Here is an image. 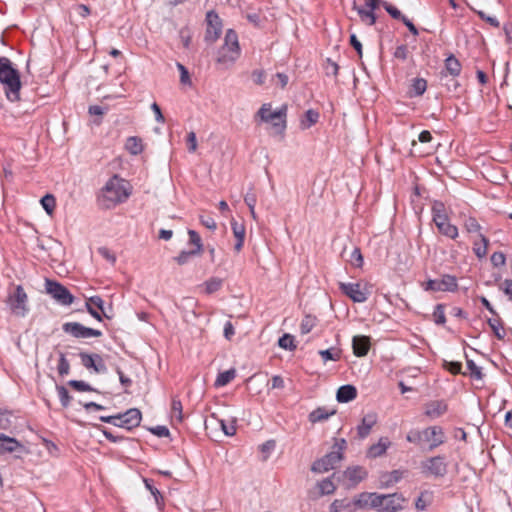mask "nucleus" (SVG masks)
Listing matches in <instances>:
<instances>
[{"mask_svg":"<svg viewBox=\"0 0 512 512\" xmlns=\"http://www.w3.org/2000/svg\"><path fill=\"white\" fill-rule=\"evenodd\" d=\"M141 418V412L136 408H131L122 414L113 416H101L100 420L117 427L131 430L140 425Z\"/></svg>","mask_w":512,"mask_h":512,"instance_id":"nucleus-6","label":"nucleus"},{"mask_svg":"<svg viewBox=\"0 0 512 512\" xmlns=\"http://www.w3.org/2000/svg\"><path fill=\"white\" fill-rule=\"evenodd\" d=\"M491 263L494 267H500V266H504L505 263H506V257L504 255V253L498 251V252H494L492 255H491Z\"/></svg>","mask_w":512,"mask_h":512,"instance_id":"nucleus-55","label":"nucleus"},{"mask_svg":"<svg viewBox=\"0 0 512 512\" xmlns=\"http://www.w3.org/2000/svg\"><path fill=\"white\" fill-rule=\"evenodd\" d=\"M198 254L196 252H194L193 250H190V251H181L180 254L175 257V261L179 264V265H184L186 264L190 257H193V256H197Z\"/></svg>","mask_w":512,"mask_h":512,"instance_id":"nucleus-54","label":"nucleus"},{"mask_svg":"<svg viewBox=\"0 0 512 512\" xmlns=\"http://www.w3.org/2000/svg\"><path fill=\"white\" fill-rule=\"evenodd\" d=\"M325 70L327 75L337 76L339 71V66L336 62L332 61L330 58L326 60Z\"/></svg>","mask_w":512,"mask_h":512,"instance_id":"nucleus-63","label":"nucleus"},{"mask_svg":"<svg viewBox=\"0 0 512 512\" xmlns=\"http://www.w3.org/2000/svg\"><path fill=\"white\" fill-rule=\"evenodd\" d=\"M350 263L355 267H361L363 265V256L359 248H355L350 256Z\"/></svg>","mask_w":512,"mask_h":512,"instance_id":"nucleus-56","label":"nucleus"},{"mask_svg":"<svg viewBox=\"0 0 512 512\" xmlns=\"http://www.w3.org/2000/svg\"><path fill=\"white\" fill-rule=\"evenodd\" d=\"M220 423L221 429L227 436H233L236 433V426H235V420L232 421L231 424H226L224 420L217 419Z\"/></svg>","mask_w":512,"mask_h":512,"instance_id":"nucleus-57","label":"nucleus"},{"mask_svg":"<svg viewBox=\"0 0 512 512\" xmlns=\"http://www.w3.org/2000/svg\"><path fill=\"white\" fill-rule=\"evenodd\" d=\"M467 368L470 371V375L476 379H481L482 372L480 367H478L473 360L467 359Z\"/></svg>","mask_w":512,"mask_h":512,"instance_id":"nucleus-59","label":"nucleus"},{"mask_svg":"<svg viewBox=\"0 0 512 512\" xmlns=\"http://www.w3.org/2000/svg\"><path fill=\"white\" fill-rule=\"evenodd\" d=\"M189 243L194 245V252L201 255L203 252V244L200 235L194 230H188Z\"/></svg>","mask_w":512,"mask_h":512,"instance_id":"nucleus-36","label":"nucleus"},{"mask_svg":"<svg viewBox=\"0 0 512 512\" xmlns=\"http://www.w3.org/2000/svg\"><path fill=\"white\" fill-rule=\"evenodd\" d=\"M272 81L283 89L288 84L289 77L285 73H276L275 76L272 78Z\"/></svg>","mask_w":512,"mask_h":512,"instance_id":"nucleus-62","label":"nucleus"},{"mask_svg":"<svg viewBox=\"0 0 512 512\" xmlns=\"http://www.w3.org/2000/svg\"><path fill=\"white\" fill-rule=\"evenodd\" d=\"M385 478L386 479L384 480V482L386 485L397 483L402 478V472H400L399 470H394L387 474Z\"/></svg>","mask_w":512,"mask_h":512,"instance_id":"nucleus-61","label":"nucleus"},{"mask_svg":"<svg viewBox=\"0 0 512 512\" xmlns=\"http://www.w3.org/2000/svg\"><path fill=\"white\" fill-rule=\"evenodd\" d=\"M370 338L364 335H357L353 337L352 348L353 353L357 357H364L368 354L370 349Z\"/></svg>","mask_w":512,"mask_h":512,"instance_id":"nucleus-21","label":"nucleus"},{"mask_svg":"<svg viewBox=\"0 0 512 512\" xmlns=\"http://www.w3.org/2000/svg\"><path fill=\"white\" fill-rule=\"evenodd\" d=\"M86 308L89 314L98 321L102 320V316L108 319L111 318L109 314H106V310L104 308V301L100 296L90 297L86 301Z\"/></svg>","mask_w":512,"mask_h":512,"instance_id":"nucleus-18","label":"nucleus"},{"mask_svg":"<svg viewBox=\"0 0 512 512\" xmlns=\"http://www.w3.org/2000/svg\"><path fill=\"white\" fill-rule=\"evenodd\" d=\"M367 471L361 466L349 467L343 474V481L347 488L355 487L359 482L365 479Z\"/></svg>","mask_w":512,"mask_h":512,"instance_id":"nucleus-17","label":"nucleus"},{"mask_svg":"<svg viewBox=\"0 0 512 512\" xmlns=\"http://www.w3.org/2000/svg\"><path fill=\"white\" fill-rule=\"evenodd\" d=\"M464 227L469 233L479 232L481 229L480 224L473 217H469L465 220Z\"/></svg>","mask_w":512,"mask_h":512,"instance_id":"nucleus-53","label":"nucleus"},{"mask_svg":"<svg viewBox=\"0 0 512 512\" xmlns=\"http://www.w3.org/2000/svg\"><path fill=\"white\" fill-rule=\"evenodd\" d=\"M57 392L63 407H68L72 397L64 386H57Z\"/></svg>","mask_w":512,"mask_h":512,"instance_id":"nucleus-50","label":"nucleus"},{"mask_svg":"<svg viewBox=\"0 0 512 512\" xmlns=\"http://www.w3.org/2000/svg\"><path fill=\"white\" fill-rule=\"evenodd\" d=\"M404 498L399 494H383V512H396L403 507Z\"/></svg>","mask_w":512,"mask_h":512,"instance_id":"nucleus-20","label":"nucleus"},{"mask_svg":"<svg viewBox=\"0 0 512 512\" xmlns=\"http://www.w3.org/2000/svg\"><path fill=\"white\" fill-rule=\"evenodd\" d=\"M206 33H205V41L213 43L215 42L221 35L222 32V21L217 13L214 11H209L206 14Z\"/></svg>","mask_w":512,"mask_h":512,"instance_id":"nucleus-12","label":"nucleus"},{"mask_svg":"<svg viewBox=\"0 0 512 512\" xmlns=\"http://www.w3.org/2000/svg\"><path fill=\"white\" fill-rule=\"evenodd\" d=\"M426 291H449L454 292L458 288L457 279L455 276L446 274L441 279H431L423 285Z\"/></svg>","mask_w":512,"mask_h":512,"instance_id":"nucleus-10","label":"nucleus"},{"mask_svg":"<svg viewBox=\"0 0 512 512\" xmlns=\"http://www.w3.org/2000/svg\"><path fill=\"white\" fill-rule=\"evenodd\" d=\"M287 106H282L279 110L272 112L271 104L265 103L261 106L257 115L263 122L272 123L275 134L283 135L286 129Z\"/></svg>","mask_w":512,"mask_h":512,"instance_id":"nucleus-5","label":"nucleus"},{"mask_svg":"<svg viewBox=\"0 0 512 512\" xmlns=\"http://www.w3.org/2000/svg\"><path fill=\"white\" fill-rule=\"evenodd\" d=\"M390 445H391V442L389 441V439L386 437H382L379 439L378 443L370 446V448L368 449V452H367V456L369 458L380 457L386 453V451Z\"/></svg>","mask_w":512,"mask_h":512,"instance_id":"nucleus-26","label":"nucleus"},{"mask_svg":"<svg viewBox=\"0 0 512 512\" xmlns=\"http://www.w3.org/2000/svg\"><path fill=\"white\" fill-rule=\"evenodd\" d=\"M339 288L343 294L349 297L352 301L363 303L368 299L370 290L367 285L361 283H339Z\"/></svg>","mask_w":512,"mask_h":512,"instance_id":"nucleus-8","label":"nucleus"},{"mask_svg":"<svg viewBox=\"0 0 512 512\" xmlns=\"http://www.w3.org/2000/svg\"><path fill=\"white\" fill-rule=\"evenodd\" d=\"M423 409L429 419L435 420L447 412L448 405L444 400H432L425 403Z\"/></svg>","mask_w":512,"mask_h":512,"instance_id":"nucleus-19","label":"nucleus"},{"mask_svg":"<svg viewBox=\"0 0 512 512\" xmlns=\"http://www.w3.org/2000/svg\"><path fill=\"white\" fill-rule=\"evenodd\" d=\"M171 411H172V417L176 418L178 421H182L183 415H182V403L181 401L174 397L172 399L171 403Z\"/></svg>","mask_w":512,"mask_h":512,"instance_id":"nucleus-47","label":"nucleus"},{"mask_svg":"<svg viewBox=\"0 0 512 512\" xmlns=\"http://www.w3.org/2000/svg\"><path fill=\"white\" fill-rule=\"evenodd\" d=\"M382 6L389 13V15L394 19L402 21V18L405 17L396 7L389 4L388 2H382Z\"/></svg>","mask_w":512,"mask_h":512,"instance_id":"nucleus-52","label":"nucleus"},{"mask_svg":"<svg viewBox=\"0 0 512 512\" xmlns=\"http://www.w3.org/2000/svg\"><path fill=\"white\" fill-rule=\"evenodd\" d=\"M488 324L498 339L504 338L505 333L504 332L501 333V331L503 330V326H502V322L499 318L489 319Z\"/></svg>","mask_w":512,"mask_h":512,"instance_id":"nucleus-44","label":"nucleus"},{"mask_svg":"<svg viewBox=\"0 0 512 512\" xmlns=\"http://www.w3.org/2000/svg\"><path fill=\"white\" fill-rule=\"evenodd\" d=\"M439 232L446 237L451 239H455L458 236V228L455 225H452L449 220L444 222H440L436 225Z\"/></svg>","mask_w":512,"mask_h":512,"instance_id":"nucleus-32","label":"nucleus"},{"mask_svg":"<svg viewBox=\"0 0 512 512\" xmlns=\"http://www.w3.org/2000/svg\"><path fill=\"white\" fill-rule=\"evenodd\" d=\"M129 195L130 193L127 191L126 182L117 176H113L102 188L98 196V203L104 209H111L125 202Z\"/></svg>","mask_w":512,"mask_h":512,"instance_id":"nucleus-1","label":"nucleus"},{"mask_svg":"<svg viewBox=\"0 0 512 512\" xmlns=\"http://www.w3.org/2000/svg\"><path fill=\"white\" fill-rule=\"evenodd\" d=\"M445 68L452 76H457L461 72V64L458 61V59L453 55H450L445 60Z\"/></svg>","mask_w":512,"mask_h":512,"instance_id":"nucleus-35","label":"nucleus"},{"mask_svg":"<svg viewBox=\"0 0 512 512\" xmlns=\"http://www.w3.org/2000/svg\"><path fill=\"white\" fill-rule=\"evenodd\" d=\"M79 357L81 359V364L86 369H93L96 373H105L107 371L103 358L99 354L80 352Z\"/></svg>","mask_w":512,"mask_h":512,"instance_id":"nucleus-15","label":"nucleus"},{"mask_svg":"<svg viewBox=\"0 0 512 512\" xmlns=\"http://www.w3.org/2000/svg\"><path fill=\"white\" fill-rule=\"evenodd\" d=\"M142 139L136 136L128 137L125 143V149L132 155H138L143 151Z\"/></svg>","mask_w":512,"mask_h":512,"instance_id":"nucleus-30","label":"nucleus"},{"mask_svg":"<svg viewBox=\"0 0 512 512\" xmlns=\"http://www.w3.org/2000/svg\"><path fill=\"white\" fill-rule=\"evenodd\" d=\"M57 370L61 376L68 375L70 372V364H69L68 360L66 359L64 353H60Z\"/></svg>","mask_w":512,"mask_h":512,"instance_id":"nucleus-48","label":"nucleus"},{"mask_svg":"<svg viewBox=\"0 0 512 512\" xmlns=\"http://www.w3.org/2000/svg\"><path fill=\"white\" fill-rule=\"evenodd\" d=\"M377 423V414L370 412L366 414L361 423L357 427V432L360 438H365L370 434L371 429Z\"/></svg>","mask_w":512,"mask_h":512,"instance_id":"nucleus-23","label":"nucleus"},{"mask_svg":"<svg viewBox=\"0 0 512 512\" xmlns=\"http://www.w3.org/2000/svg\"><path fill=\"white\" fill-rule=\"evenodd\" d=\"M352 504L346 499H336L330 505L331 512H340L343 510L352 511Z\"/></svg>","mask_w":512,"mask_h":512,"instance_id":"nucleus-39","label":"nucleus"},{"mask_svg":"<svg viewBox=\"0 0 512 512\" xmlns=\"http://www.w3.org/2000/svg\"><path fill=\"white\" fill-rule=\"evenodd\" d=\"M236 377V370L231 368L218 374L215 380L216 387H223L229 384Z\"/></svg>","mask_w":512,"mask_h":512,"instance_id":"nucleus-33","label":"nucleus"},{"mask_svg":"<svg viewBox=\"0 0 512 512\" xmlns=\"http://www.w3.org/2000/svg\"><path fill=\"white\" fill-rule=\"evenodd\" d=\"M68 385L75 389L76 391L85 392V391H96L93 387L87 384L84 381L80 380H70Z\"/></svg>","mask_w":512,"mask_h":512,"instance_id":"nucleus-49","label":"nucleus"},{"mask_svg":"<svg viewBox=\"0 0 512 512\" xmlns=\"http://www.w3.org/2000/svg\"><path fill=\"white\" fill-rule=\"evenodd\" d=\"M231 228L234 237L236 238V243L234 245V250L236 252H240L245 239L246 229L243 223H239L235 219L231 220Z\"/></svg>","mask_w":512,"mask_h":512,"instance_id":"nucleus-25","label":"nucleus"},{"mask_svg":"<svg viewBox=\"0 0 512 512\" xmlns=\"http://www.w3.org/2000/svg\"><path fill=\"white\" fill-rule=\"evenodd\" d=\"M316 319L310 315H307L303 318L300 330L302 334H308L315 326Z\"/></svg>","mask_w":512,"mask_h":512,"instance_id":"nucleus-46","label":"nucleus"},{"mask_svg":"<svg viewBox=\"0 0 512 512\" xmlns=\"http://www.w3.org/2000/svg\"><path fill=\"white\" fill-rule=\"evenodd\" d=\"M357 12L362 21L366 22L370 26L375 24L376 16L373 11L361 7L357 9Z\"/></svg>","mask_w":512,"mask_h":512,"instance_id":"nucleus-42","label":"nucleus"},{"mask_svg":"<svg viewBox=\"0 0 512 512\" xmlns=\"http://www.w3.org/2000/svg\"><path fill=\"white\" fill-rule=\"evenodd\" d=\"M355 506L360 508L370 507L382 511L383 506V494L377 493H362L353 503Z\"/></svg>","mask_w":512,"mask_h":512,"instance_id":"nucleus-16","label":"nucleus"},{"mask_svg":"<svg viewBox=\"0 0 512 512\" xmlns=\"http://www.w3.org/2000/svg\"><path fill=\"white\" fill-rule=\"evenodd\" d=\"M432 215L435 225L448 220V215L444 203L435 201L432 205Z\"/></svg>","mask_w":512,"mask_h":512,"instance_id":"nucleus-28","label":"nucleus"},{"mask_svg":"<svg viewBox=\"0 0 512 512\" xmlns=\"http://www.w3.org/2000/svg\"><path fill=\"white\" fill-rule=\"evenodd\" d=\"M27 294L23 287L18 285L12 294H9L7 303L11 311L17 316H24L27 312Z\"/></svg>","mask_w":512,"mask_h":512,"instance_id":"nucleus-9","label":"nucleus"},{"mask_svg":"<svg viewBox=\"0 0 512 512\" xmlns=\"http://www.w3.org/2000/svg\"><path fill=\"white\" fill-rule=\"evenodd\" d=\"M240 56V47L237 33L229 29L224 37V44L218 50L216 61L223 65L233 64Z\"/></svg>","mask_w":512,"mask_h":512,"instance_id":"nucleus-4","label":"nucleus"},{"mask_svg":"<svg viewBox=\"0 0 512 512\" xmlns=\"http://www.w3.org/2000/svg\"><path fill=\"white\" fill-rule=\"evenodd\" d=\"M341 460L342 458L339 451H331L321 459L316 460L313 463L311 470L316 473H325L334 469Z\"/></svg>","mask_w":512,"mask_h":512,"instance_id":"nucleus-13","label":"nucleus"},{"mask_svg":"<svg viewBox=\"0 0 512 512\" xmlns=\"http://www.w3.org/2000/svg\"><path fill=\"white\" fill-rule=\"evenodd\" d=\"M40 202L44 210L47 212V214L52 215L56 206L55 197L51 194H46L45 196L42 197Z\"/></svg>","mask_w":512,"mask_h":512,"instance_id":"nucleus-40","label":"nucleus"},{"mask_svg":"<svg viewBox=\"0 0 512 512\" xmlns=\"http://www.w3.org/2000/svg\"><path fill=\"white\" fill-rule=\"evenodd\" d=\"M427 89V82L423 78H416L413 80L411 87V95L421 96Z\"/></svg>","mask_w":512,"mask_h":512,"instance_id":"nucleus-37","label":"nucleus"},{"mask_svg":"<svg viewBox=\"0 0 512 512\" xmlns=\"http://www.w3.org/2000/svg\"><path fill=\"white\" fill-rule=\"evenodd\" d=\"M278 345L289 351H293L296 348V345L294 344V337L290 334H284L282 337L279 338Z\"/></svg>","mask_w":512,"mask_h":512,"instance_id":"nucleus-43","label":"nucleus"},{"mask_svg":"<svg viewBox=\"0 0 512 512\" xmlns=\"http://www.w3.org/2000/svg\"><path fill=\"white\" fill-rule=\"evenodd\" d=\"M357 397V389L353 385H343L337 390L336 399L340 403H347Z\"/></svg>","mask_w":512,"mask_h":512,"instance_id":"nucleus-27","label":"nucleus"},{"mask_svg":"<svg viewBox=\"0 0 512 512\" xmlns=\"http://www.w3.org/2000/svg\"><path fill=\"white\" fill-rule=\"evenodd\" d=\"M46 292L59 304L68 306L74 301L73 295L69 290L57 281L46 279Z\"/></svg>","mask_w":512,"mask_h":512,"instance_id":"nucleus-7","label":"nucleus"},{"mask_svg":"<svg viewBox=\"0 0 512 512\" xmlns=\"http://www.w3.org/2000/svg\"><path fill=\"white\" fill-rule=\"evenodd\" d=\"M0 83L4 86L5 94L10 101L20 99V74L7 57H0Z\"/></svg>","mask_w":512,"mask_h":512,"instance_id":"nucleus-2","label":"nucleus"},{"mask_svg":"<svg viewBox=\"0 0 512 512\" xmlns=\"http://www.w3.org/2000/svg\"><path fill=\"white\" fill-rule=\"evenodd\" d=\"M319 116L320 115L316 110H307L300 120V128L303 130L309 129L318 122Z\"/></svg>","mask_w":512,"mask_h":512,"instance_id":"nucleus-29","label":"nucleus"},{"mask_svg":"<svg viewBox=\"0 0 512 512\" xmlns=\"http://www.w3.org/2000/svg\"><path fill=\"white\" fill-rule=\"evenodd\" d=\"M200 222L202 225H204L206 228H208L210 230H215L217 228V224H216L214 218H212L209 215L200 216Z\"/></svg>","mask_w":512,"mask_h":512,"instance_id":"nucleus-64","label":"nucleus"},{"mask_svg":"<svg viewBox=\"0 0 512 512\" xmlns=\"http://www.w3.org/2000/svg\"><path fill=\"white\" fill-rule=\"evenodd\" d=\"M22 448V444L14 437L0 434V454L13 453Z\"/></svg>","mask_w":512,"mask_h":512,"instance_id":"nucleus-24","label":"nucleus"},{"mask_svg":"<svg viewBox=\"0 0 512 512\" xmlns=\"http://www.w3.org/2000/svg\"><path fill=\"white\" fill-rule=\"evenodd\" d=\"M318 487H319L320 493L322 495L332 494V493H334V491L336 489L334 483L331 481L330 478H326V479L322 480L318 484Z\"/></svg>","mask_w":512,"mask_h":512,"instance_id":"nucleus-45","label":"nucleus"},{"mask_svg":"<svg viewBox=\"0 0 512 512\" xmlns=\"http://www.w3.org/2000/svg\"><path fill=\"white\" fill-rule=\"evenodd\" d=\"M499 288L508 297V299L512 301V279H505L499 285Z\"/></svg>","mask_w":512,"mask_h":512,"instance_id":"nucleus-60","label":"nucleus"},{"mask_svg":"<svg viewBox=\"0 0 512 512\" xmlns=\"http://www.w3.org/2000/svg\"><path fill=\"white\" fill-rule=\"evenodd\" d=\"M422 469L424 473L435 477H442L447 472V464L443 457L435 456L422 462Z\"/></svg>","mask_w":512,"mask_h":512,"instance_id":"nucleus-14","label":"nucleus"},{"mask_svg":"<svg viewBox=\"0 0 512 512\" xmlns=\"http://www.w3.org/2000/svg\"><path fill=\"white\" fill-rule=\"evenodd\" d=\"M406 439L410 443L421 444L422 442L429 443V450H433L445 442V434L440 426H431L419 430H411Z\"/></svg>","mask_w":512,"mask_h":512,"instance_id":"nucleus-3","label":"nucleus"},{"mask_svg":"<svg viewBox=\"0 0 512 512\" xmlns=\"http://www.w3.org/2000/svg\"><path fill=\"white\" fill-rule=\"evenodd\" d=\"M19 427L18 417L9 411L0 410V429L15 433Z\"/></svg>","mask_w":512,"mask_h":512,"instance_id":"nucleus-22","label":"nucleus"},{"mask_svg":"<svg viewBox=\"0 0 512 512\" xmlns=\"http://www.w3.org/2000/svg\"><path fill=\"white\" fill-rule=\"evenodd\" d=\"M62 329L65 333H68L75 338L100 337L102 335L100 330L85 327L78 322L64 323Z\"/></svg>","mask_w":512,"mask_h":512,"instance_id":"nucleus-11","label":"nucleus"},{"mask_svg":"<svg viewBox=\"0 0 512 512\" xmlns=\"http://www.w3.org/2000/svg\"><path fill=\"white\" fill-rule=\"evenodd\" d=\"M489 240L483 234L479 233V242L475 241L473 251L478 258H483L487 254Z\"/></svg>","mask_w":512,"mask_h":512,"instance_id":"nucleus-31","label":"nucleus"},{"mask_svg":"<svg viewBox=\"0 0 512 512\" xmlns=\"http://www.w3.org/2000/svg\"><path fill=\"white\" fill-rule=\"evenodd\" d=\"M334 413L335 411L329 412L325 408H317L309 414V421L312 423L321 422L328 419Z\"/></svg>","mask_w":512,"mask_h":512,"instance_id":"nucleus-34","label":"nucleus"},{"mask_svg":"<svg viewBox=\"0 0 512 512\" xmlns=\"http://www.w3.org/2000/svg\"><path fill=\"white\" fill-rule=\"evenodd\" d=\"M443 367L445 369H447L450 373L454 374V375H457V374H461L462 371V364L460 362H457V361H444L443 362Z\"/></svg>","mask_w":512,"mask_h":512,"instance_id":"nucleus-51","label":"nucleus"},{"mask_svg":"<svg viewBox=\"0 0 512 512\" xmlns=\"http://www.w3.org/2000/svg\"><path fill=\"white\" fill-rule=\"evenodd\" d=\"M429 502V493L422 492L415 502V506L418 510H425Z\"/></svg>","mask_w":512,"mask_h":512,"instance_id":"nucleus-58","label":"nucleus"},{"mask_svg":"<svg viewBox=\"0 0 512 512\" xmlns=\"http://www.w3.org/2000/svg\"><path fill=\"white\" fill-rule=\"evenodd\" d=\"M319 355L322 357L324 362L328 360L338 361L341 357V351L336 348H330L326 350H320Z\"/></svg>","mask_w":512,"mask_h":512,"instance_id":"nucleus-38","label":"nucleus"},{"mask_svg":"<svg viewBox=\"0 0 512 512\" xmlns=\"http://www.w3.org/2000/svg\"><path fill=\"white\" fill-rule=\"evenodd\" d=\"M222 279L220 278H216V277H213V278H210L209 280H207L204 285H205V292L207 294H212L216 291H218L221 287H222Z\"/></svg>","mask_w":512,"mask_h":512,"instance_id":"nucleus-41","label":"nucleus"}]
</instances>
